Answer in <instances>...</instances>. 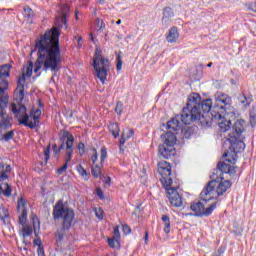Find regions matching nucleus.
I'll return each mask as SVG.
<instances>
[{
  "label": "nucleus",
  "instance_id": "obj_1",
  "mask_svg": "<svg viewBox=\"0 0 256 256\" xmlns=\"http://www.w3.org/2000/svg\"><path fill=\"white\" fill-rule=\"evenodd\" d=\"M231 103H233L231 96L223 92L214 95V102L211 98L202 100L201 95L193 92L188 96L183 115L178 117L185 123L200 121L202 127H209L211 120L205 119V115L212 119H223L225 115L232 113Z\"/></svg>",
  "mask_w": 256,
  "mask_h": 256
},
{
  "label": "nucleus",
  "instance_id": "obj_2",
  "mask_svg": "<svg viewBox=\"0 0 256 256\" xmlns=\"http://www.w3.org/2000/svg\"><path fill=\"white\" fill-rule=\"evenodd\" d=\"M237 169H239V167L219 161L210 175L211 181H209L201 191L200 199L204 201V203H209V201H213V199H218L221 195H225L233 184L229 180H224L225 177L223 175H229L233 178L237 175Z\"/></svg>",
  "mask_w": 256,
  "mask_h": 256
},
{
  "label": "nucleus",
  "instance_id": "obj_3",
  "mask_svg": "<svg viewBox=\"0 0 256 256\" xmlns=\"http://www.w3.org/2000/svg\"><path fill=\"white\" fill-rule=\"evenodd\" d=\"M181 116H183V110L180 114H177L174 118L167 122V129L169 131L161 135V139H164V143L159 145L158 153L162 159H171V157L175 156V144L177 143L175 131H181L182 139H191V137L195 135L197 127H183V125H190L195 121H199V123H201L200 120H191L190 122H185L183 118H180Z\"/></svg>",
  "mask_w": 256,
  "mask_h": 256
},
{
  "label": "nucleus",
  "instance_id": "obj_4",
  "mask_svg": "<svg viewBox=\"0 0 256 256\" xmlns=\"http://www.w3.org/2000/svg\"><path fill=\"white\" fill-rule=\"evenodd\" d=\"M52 216L54 221L60 222L55 238L57 247H62L63 239H65V235L69 233L73 226V221H75V210L65 205L63 200H59L53 207Z\"/></svg>",
  "mask_w": 256,
  "mask_h": 256
},
{
  "label": "nucleus",
  "instance_id": "obj_5",
  "mask_svg": "<svg viewBox=\"0 0 256 256\" xmlns=\"http://www.w3.org/2000/svg\"><path fill=\"white\" fill-rule=\"evenodd\" d=\"M243 133H245V120L240 119L234 123L231 133L228 134L227 141L230 143L229 151H231L232 155L231 158H229V153L225 152L222 156L224 163H231L232 165H235L237 163V154L245 151V142H243V140H239Z\"/></svg>",
  "mask_w": 256,
  "mask_h": 256
},
{
  "label": "nucleus",
  "instance_id": "obj_6",
  "mask_svg": "<svg viewBox=\"0 0 256 256\" xmlns=\"http://www.w3.org/2000/svg\"><path fill=\"white\" fill-rule=\"evenodd\" d=\"M54 43L55 33L40 34L36 39L35 49L31 51V55L37 51V60L33 64L34 73H39L42 67L43 71H45V61H47L48 56L51 55Z\"/></svg>",
  "mask_w": 256,
  "mask_h": 256
},
{
  "label": "nucleus",
  "instance_id": "obj_7",
  "mask_svg": "<svg viewBox=\"0 0 256 256\" xmlns=\"http://www.w3.org/2000/svg\"><path fill=\"white\" fill-rule=\"evenodd\" d=\"M14 118L18 121V125H24L28 129H35L40 123L41 109H32L28 113L27 106H15L12 108Z\"/></svg>",
  "mask_w": 256,
  "mask_h": 256
},
{
  "label": "nucleus",
  "instance_id": "obj_8",
  "mask_svg": "<svg viewBox=\"0 0 256 256\" xmlns=\"http://www.w3.org/2000/svg\"><path fill=\"white\" fill-rule=\"evenodd\" d=\"M61 33H55L54 44L52 45V52L49 54L47 61L44 64V71H51L52 77H57V73L61 71V63L63 59L61 58V42L59 41Z\"/></svg>",
  "mask_w": 256,
  "mask_h": 256
},
{
  "label": "nucleus",
  "instance_id": "obj_9",
  "mask_svg": "<svg viewBox=\"0 0 256 256\" xmlns=\"http://www.w3.org/2000/svg\"><path fill=\"white\" fill-rule=\"evenodd\" d=\"M100 48H96L93 58L92 67L96 73V77L100 79L102 84L107 81V71H109V59L103 57Z\"/></svg>",
  "mask_w": 256,
  "mask_h": 256
},
{
  "label": "nucleus",
  "instance_id": "obj_10",
  "mask_svg": "<svg viewBox=\"0 0 256 256\" xmlns=\"http://www.w3.org/2000/svg\"><path fill=\"white\" fill-rule=\"evenodd\" d=\"M205 201H202L201 198L199 201L192 202L190 205L191 211L193 213H189L190 217H211L213 215V211L217 209V202L212 203L209 207L205 208Z\"/></svg>",
  "mask_w": 256,
  "mask_h": 256
},
{
  "label": "nucleus",
  "instance_id": "obj_11",
  "mask_svg": "<svg viewBox=\"0 0 256 256\" xmlns=\"http://www.w3.org/2000/svg\"><path fill=\"white\" fill-rule=\"evenodd\" d=\"M60 145L53 144L52 149L55 155H59L62 149H66V153H71L73 155V144L75 143V137L71 132L64 130L60 136Z\"/></svg>",
  "mask_w": 256,
  "mask_h": 256
},
{
  "label": "nucleus",
  "instance_id": "obj_12",
  "mask_svg": "<svg viewBox=\"0 0 256 256\" xmlns=\"http://www.w3.org/2000/svg\"><path fill=\"white\" fill-rule=\"evenodd\" d=\"M158 165V171L161 175L160 181L164 189H167L173 185V178H171V164L167 161H164L160 162Z\"/></svg>",
  "mask_w": 256,
  "mask_h": 256
},
{
  "label": "nucleus",
  "instance_id": "obj_13",
  "mask_svg": "<svg viewBox=\"0 0 256 256\" xmlns=\"http://www.w3.org/2000/svg\"><path fill=\"white\" fill-rule=\"evenodd\" d=\"M63 13L58 15L55 20V25L52 29L47 30L46 33H62V31H67V13L69 11V6H64Z\"/></svg>",
  "mask_w": 256,
  "mask_h": 256
},
{
  "label": "nucleus",
  "instance_id": "obj_14",
  "mask_svg": "<svg viewBox=\"0 0 256 256\" xmlns=\"http://www.w3.org/2000/svg\"><path fill=\"white\" fill-rule=\"evenodd\" d=\"M165 190L167 191V197L172 207L179 208L183 206V197H181V194H179L177 188L170 186L165 188Z\"/></svg>",
  "mask_w": 256,
  "mask_h": 256
},
{
  "label": "nucleus",
  "instance_id": "obj_15",
  "mask_svg": "<svg viewBox=\"0 0 256 256\" xmlns=\"http://www.w3.org/2000/svg\"><path fill=\"white\" fill-rule=\"evenodd\" d=\"M13 127V116L7 114V110L0 111V129L4 131H9Z\"/></svg>",
  "mask_w": 256,
  "mask_h": 256
},
{
  "label": "nucleus",
  "instance_id": "obj_16",
  "mask_svg": "<svg viewBox=\"0 0 256 256\" xmlns=\"http://www.w3.org/2000/svg\"><path fill=\"white\" fill-rule=\"evenodd\" d=\"M205 119H206V121H210V125L208 127H211L213 121H220V122H218V126H219L221 133H227V131H229V129H231V120L225 119V116H222L221 119H213L211 115H210V117L205 115Z\"/></svg>",
  "mask_w": 256,
  "mask_h": 256
},
{
  "label": "nucleus",
  "instance_id": "obj_17",
  "mask_svg": "<svg viewBox=\"0 0 256 256\" xmlns=\"http://www.w3.org/2000/svg\"><path fill=\"white\" fill-rule=\"evenodd\" d=\"M14 99L17 103H11L10 110L13 113V105L15 107H25V104H23V100L25 99V88H16L14 91Z\"/></svg>",
  "mask_w": 256,
  "mask_h": 256
},
{
  "label": "nucleus",
  "instance_id": "obj_18",
  "mask_svg": "<svg viewBox=\"0 0 256 256\" xmlns=\"http://www.w3.org/2000/svg\"><path fill=\"white\" fill-rule=\"evenodd\" d=\"M9 89V81L0 80V103H4L7 105L9 103V99L5 97V91Z\"/></svg>",
  "mask_w": 256,
  "mask_h": 256
},
{
  "label": "nucleus",
  "instance_id": "obj_19",
  "mask_svg": "<svg viewBox=\"0 0 256 256\" xmlns=\"http://www.w3.org/2000/svg\"><path fill=\"white\" fill-rule=\"evenodd\" d=\"M175 17V13H173V9L171 7L164 8L163 17H162V24L166 27L171 23V19Z\"/></svg>",
  "mask_w": 256,
  "mask_h": 256
},
{
  "label": "nucleus",
  "instance_id": "obj_20",
  "mask_svg": "<svg viewBox=\"0 0 256 256\" xmlns=\"http://www.w3.org/2000/svg\"><path fill=\"white\" fill-rule=\"evenodd\" d=\"M11 173V165H6L0 162V182L7 181L9 179V174Z\"/></svg>",
  "mask_w": 256,
  "mask_h": 256
},
{
  "label": "nucleus",
  "instance_id": "obj_21",
  "mask_svg": "<svg viewBox=\"0 0 256 256\" xmlns=\"http://www.w3.org/2000/svg\"><path fill=\"white\" fill-rule=\"evenodd\" d=\"M11 69H13V65L10 63L0 66V81L6 80L5 77L11 76Z\"/></svg>",
  "mask_w": 256,
  "mask_h": 256
},
{
  "label": "nucleus",
  "instance_id": "obj_22",
  "mask_svg": "<svg viewBox=\"0 0 256 256\" xmlns=\"http://www.w3.org/2000/svg\"><path fill=\"white\" fill-rule=\"evenodd\" d=\"M73 159V155H71V152H66L65 153V163L58 168L57 173L58 175H63V173H65V171H67L68 167H69V163L71 162V160Z\"/></svg>",
  "mask_w": 256,
  "mask_h": 256
},
{
  "label": "nucleus",
  "instance_id": "obj_23",
  "mask_svg": "<svg viewBox=\"0 0 256 256\" xmlns=\"http://www.w3.org/2000/svg\"><path fill=\"white\" fill-rule=\"evenodd\" d=\"M162 224L164 225V233L168 235V233H171V218H169L168 215H162L161 217Z\"/></svg>",
  "mask_w": 256,
  "mask_h": 256
},
{
  "label": "nucleus",
  "instance_id": "obj_24",
  "mask_svg": "<svg viewBox=\"0 0 256 256\" xmlns=\"http://www.w3.org/2000/svg\"><path fill=\"white\" fill-rule=\"evenodd\" d=\"M0 193H2L5 197H11V193H13V190L11 189V186L7 183L0 184Z\"/></svg>",
  "mask_w": 256,
  "mask_h": 256
},
{
  "label": "nucleus",
  "instance_id": "obj_25",
  "mask_svg": "<svg viewBox=\"0 0 256 256\" xmlns=\"http://www.w3.org/2000/svg\"><path fill=\"white\" fill-rule=\"evenodd\" d=\"M108 129L110 133L113 135L114 139H117L119 137V123H112L108 126Z\"/></svg>",
  "mask_w": 256,
  "mask_h": 256
},
{
  "label": "nucleus",
  "instance_id": "obj_26",
  "mask_svg": "<svg viewBox=\"0 0 256 256\" xmlns=\"http://www.w3.org/2000/svg\"><path fill=\"white\" fill-rule=\"evenodd\" d=\"M102 167L101 164H96L94 166H92V171L91 174L94 177V179H99V177H101L102 174Z\"/></svg>",
  "mask_w": 256,
  "mask_h": 256
},
{
  "label": "nucleus",
  "instance_id": "obj_27",
  "mask_svg": "<svg viewBox=\"0 0 256 256\" xmlns=\"http://www.w3.org/2000/svg\"><path fill=\"white\" fill-rule=\"evenodd\" d=\"M239 101L244 107H249L251 103H253V97L251 96H245V94H242V96L239 97Z\"/></svg>",
  "mask_w": 256,
  "mask_h": 256
},
{
  "label": "nucleus",
  "instance_id": "obj_28",
  "mask_svg": "<svg viewBox=\"0 0 256 256\" xmlns=\"http://www.w3.org/2000/svg\"><path fill=\"white\" fill-rule=\"evenodd\" d=\"M95 31H105V22L101 18H97L94 22Z\"/></svg>",
  "mask_w": 256,
  "mask_h": 256
},
{
  "label": "nucleus",
  "instance_id": "obj_29",
  "mask_svg": "<svg viewBox=\"0 0 256 256\" xmlns=\"http://www.w3.org/2000/svg\"><path fill=\"white\" fill-rule=\"evenodd\" d=\"M76 171H78L79 175H81V177H84L86 181H89V173L87 172V170H85L83 165L81 164L77 165Z\"/></svg>",
  "mask_w": 256,
  "mask_h": 256
},
{
  "label": "nucleus",
  "instance_id": "obj_30",
  "mask_svg": "<svg viewBox=\"0 0 256 256\" xmlns=\"http://www.w3.org/2000/svg\"><path fill=\"white\" fill-rule=\"evenodd\" d=\"M107 241H108L109 247H111L112 249H115V247L117 249L121 248V244L119 243V241H121L120 239L112 237V238H108Z\"/></svg>",
  "mask_w": 256,
  "mask_h": 256
},
{
  "label": "nucleus",
  "instance_id": "obj_31",
  "mask_svg": "<svg viewBox=\"0 0 256 256\" xmlns=\"http://www.w3.org/2000/svg\"><path fill=\"white\" fill-rule=\"evenodd\" d=\"M23 209H27V201L25 200V197L21 196L17 202L18 213H20V211H23Z\"/></svg>",
  "mask_w": 256,
  "mask_h": 256
},
{
  "label": "nucleus",
  "instance_id": "obj_32",
  "mask_svg": "<svg viewBox=\"0 0 256 256\" xmlns=\"http://www.w3.org/2000/svg\"><path fill=\"white\" fill-rule=\"evenodd\" d=\"M166 41L168 43H177L179 41V33H168L166 35Z\"/></svg>",
  "mask_w": 256,
  "mask_h": 256
},
{
  "label": "nucleus",
  "instance_id": "obj_33",
  "mask_svg": "<svg viewBox=\"0 0 256 256\" xmlns=\"http://www.w3.org/2000/svg\"><path fill=\"white\" fill-rule=\"evenodd\" d=\"M14 137H15V130H10L2 136L1 141H5L6 143H8V141L13 140Z\"/></svg>",
  "mask_w": 256,
  "mask_h": 256
},
{
  "label": "nucleus",
  "instance_id": "obj_34",
  "mask_svg": "<svg viewBox=\"0 0 256 256\" xmlns=\"http://www.w3.org/2000/svg\"><path fill=\"white\" fill-rule=\"evenodd\" d=\"M249 121H250V126L251 127H256V108H253L250 110L249 114Z\"/></svg>",
  "mask_w": 256,
  "mask_h": 256
},
{
  "label": "nucleus",
  "instance_id": "obj_35",
  "mask_svg": "<svg viewBox=\"0 0 256 256\" xmlns=\"http://www.w3.org/2000/svg\"><path fill=\"white\" fill-rule=\"evenodd\" d=\"M107 159V147L103 146L100 150V164L101 167L105 165V160Z\"/></svg>",
  "mask_w": 256,
  "mask_h": 256
},
{
  "label": "nucleus",
  "instance_id": "obj_36",
  "mask_svg": "<svg viewBox=\"0 0 256 256\" xmlns=\"http://www.w3.org/2000/svg\"><path fill=\"white\" fill-rule=\"evenodd\" d=\"M18 221L20 225H25V223H27V209L21 210V214L19 215Z\"/></svg>",
  "mask_w": 256,
  "mask_h": 256
},
{
  "label": "nucleus",
  "instance_id": "obj_37",
  "mask_svg": "<svg viewBox=\"0 0 256 256\" xmlns=\"http://www.w3.org/2000/svg\"><path fill=\"white\" fill-rule=\"evenodd\" d=\"M27 76H25V74H22L17 81V89H25V81Z\"/></svg>",
  "mask_w": 256,
  "mask_h": 256
},
{
  "label": "nucleus",
  "instance_id": "obj_38",
  "mask_svg": "<svg viewBox=\"0 0 256 256\" xmlns=\"http://www.w3.org/2000/svg\"><path fill=\"white\" fill-rule=\"evenodd\" d=\"M44 157H45V165H47V161H49V159H51V144H49L44 149Z\"/></svg>",
  "mask_w": 256,
  "mask_h": 256
},
{
  "label": "nucleus",
  "instance_id": "obj_39",
  "mask_svg": "<svg viewBox=\"0 0 256 256\" xmlns=\"http://www.w3.org/2000/svg\"><path fill=\"white\" fill-rule=\"evenodd\" d=\"M33 233V229H31L29 226H24L22 228V235L23 237H29Z\"/></svg>",
  "mask_w": 256,
  "mask_h": 256
},
{
  "label": "nucleus",
  "instance_id": "obj_40",
  "mask_svg": "<svg viewBox=\"0 0 256 256\" xmlns=\"http://www.w3.org/2000/svg\"><path fill=\"white\" fill-rule=\"evenodd\" d=\"M33 15V9L29 8V6L24 7V17H27V19H31Z\"/></svg>",
  "mask_w": 256,
  "mask_h": 256
},
{
  "label": "nucleus",
  "instance_id": "obj_41",
  "mask_svg": "<svg viewBox=\"0 0 256 256\" xmlns=\"http://www.w3.org/2000/svg\"><path fill=\"white\" fill-rule=\"evenodd\" d=\"M25 77H31V75H33V62H29L28 63V66L26 68V73L24 74Z\"/></svg>",
  "mask_w": 256,
  "mask_h": 256
},
{
  "label": "nucleus",
  "instance_id": "obj_42",
  "mask_svg": "<svg viewBox=\"0 0 256 256\" xmlns=\"http://www.w3.org/2000/svg\"><path fill=\"white\" fill-rule=\"evenodd\" d=\"M115 113H117V115H121V113H123V102H116Z\"/></svg>",
  "mask_w": 256,
  "mask_h": 256
},
{
  "label": "nucleus",
  "instance_id": "obj_43",
  "mask_svg": "<svg viewBox=\"0 0 256 256\" xmlns=\"http://www.w3.org/2000/svg\"><path fill=\"white\" fill-rule=\"evenodd\" d=\"M126 142H127V138L125 137V132H122V134L120 136V140H119L120 151L123 149Z\"/></svg>",
  "mask_w": 256,
  "mask_h": 256
},
{
  "label": "nucleus",
  "instance_id": "obj_44",
  "mask_svg": "<svg viewBox=\"0 0 256 256\" xmlns=\"http://www.w3.org/2000/svg\"><path fill=\"white\" fill-rule=\"evenodd\" d=\"M92 151H93V154L91 156V161H92V164L95 165V163H97V161L99 160V154H97L96 148H93Z\"/></svg>",
  "mask_w": 256,
  "mask_h": 256
},
{
  "label": "nucleus",
  "instance_id": "obj_45",
  "mask_svg": "<svg viewBox=\"0 0 256 256\" xmlns=\"http://www.w3.org/2000/svg\"><path fill=\"white\" fill-rule=\"evenodd\" d=\"M123 67V60H121V55L116 57V71H120Z\"/></svg>",
  "mask_w": 256,
  "mask_h": 256
},
{
  "label": "nucleus",
  "instance_id": "obj_46",
  "mask_svg": "<svg viewBox=\"0 0 256 256\" xmlns=\"http://www.w3.org/2000/svg\"><path fill=\"white\" fill-rule=\"evenodd\" d=\"M114 239H120L121 240V232H119V225L114 227L113 236Z\"/></svg>",
  "mask_w": 256,
  "mask_h": 256
},
{
  "label": "nucleus",
  "instance_id": "obj_47",
  "mask_svg": "<svg viewBox=\"0 0 256 256\" xmlns=\"http://www.w3.org/2000/svg\"><path fill=\"white\" fill-rule=\"evenodd\" d=\"M77 149L81 156L85 155V144L83 142H79Z\"/></svg>",
  "mask_w": 256,
  "mask_h": 256
},
{
  "label": "nucleus",
  "instance_id": "obj_48",
  "mask_svg": "<svg viewBox=\"0 0 256 256\" xmlns=\"http://www.w3.org/2000/svg\"><path fill=\"white\" fill-rule=\"evenodd\" d=\"M225 253V247L220 246L216 252L212 254V256H223Z\"/></svg>",
  "mask_w": 256,
  "mask_h": 256
},
{
  "label": "nucleus",
  "instance_id": "obj_49",
  "mask_svg": "<svg viewBox=\"0 0 256 256\" xmlns=\"http://www.w3.org/2000/svg\"><path fill=\"white\" fill-rule=\"evenodd\" d=\"M123 133H125V137L127 139H131V137H133V135H135V131L133 129H127Z\"/></svg>",
  "mask_w": 256,
  "mask_h": 256
},
{
  "label": "nucleus",
  "instance_id": "obj_50",
  "mask_svg": "<svg viewBox=\"0 0 256 256\" xmlns=\"http://www.w3.org/2000/svg\"><path fill=\"white\" fill-rule=\"evenodd\" d=\"M96 195L99 197L101 200L105 199V194H103V190L101 188L96 189Z\"/></svg>",
  "mask_w": 256,
  "mask_h": 256
},
{
  "label": "nucleus",
  "instance_id": "obj_51",
  "mask_svg": "<svg viewBox=\"0 0 256 256\" xmlns=\"http://www.w3.org/2000/svg\"><path fill=\"white\" fill-rule=\"evenodd\" d=\"M122 230H123V233H125V235H129V233H131V228L127 224H124L122 226Z\"/></svg>",
  "mask_w": 256,
  "mask_h": 256
},
{
  "label": "nucleus",
  "instance_id": "obj_52",
  "mask_svg": "<svg viewBox=\"0 0 256 256\" xmlns=\"http://www.w3.org/2000/svg\"><path fill=\"white\" fill-rule=\"evenodd\" d=\"M37 255L38 256H45V247L40 246V248L37 249Z\"/></svg>",
  "mask_w": 256,
  "mask_h": 256
},
{
  "label": "nucleus",
  "instance_id": "obj_53",
  "mask_svg": "<svg viewBox=\"0 0 256 256\" xmlns=\"http://www.w3.org/2000/svg\"><path fill=\"white\" fill-rule=\"evenodd\" d=\"M33 243H34V245H35L36 247H38V249H39L40 247H43V243L41 242V238L34 239Z\"/></svg>",
  "mask_w": 256,
  "mask_h": 256
},
{
  "label": "nucleus",
  "instance_id": "obj_54",
  "mask_svg": "<svg viewBox=\"0 0 256 256\" xmlns=\"http://www.w3.org/2000/svg\"><path fill=\"white\" fill-rule=\"evenodd\" d=\"M179 29L175 26H173L170 30L169 33H178Z\"/></svg>",
  "mask_w": 256,
  "mask_h": 256
},
{
  "label": "nucleus",
  "instance_id": "obj_55",
  "mask_svg": "<svg viewBox=\"0 0 256 256\" xmlns=\"http://www.w3.org/2000/svg\"><path fill=\"white\" fill-rule=\"evenodd\" d=\"M96 217H97L98 219H103V211H100V212H97V211H96Z\"/></svg>",
  "mask_w": 256,
  "mask_h": 256
},
{
  "label": "nucleus",
  "instance_id": "obj_56",
  "mask_svg": "<svg viewBox=\"0 0 256 256\" xmlns=\"http://www.w3.org/2000/svg\"><path fill=\"white\" fill-rule=\"evenodd\" d=\"M144 241H145V243H147V241H149V232L148 231H146L144 234Z\"/></svg>",
  "mask_w": 256,
  "mask_h": 256
},
{
  "label": "nucleus",
  "instance_id": "obj_57",
  "mask_svg": "<svg viewBox=\"0 0 256 256\" xmlns=\"http://www.w3.org/2000/svg\"><path fill=\"white\" fill-rule=\"evenodd\" d=\"M105 183L106 185H111V177L107 176Z\"/></svg>",
  "mask_w": 256,
  "mask_h": 256
},
{
  "label": "nucleus",
  "instance_id": "obj_58",
  "mask_svg": "<svg viewBox=\"0 0 256 256\" xmlns=\"http://www.w3.org/2000/svg\"><path fill=\"white\" fill-rule=\"evenodd\" d=\"M90 39L93 43H95V34L94 33H90Z\"/></svg>",
  "mask_w": 256,
  "mask_h": 256
},
{
  "label": "nucleus",
  "instance_id": "obj_59",
  "mask_svg": "<svg viewBox=\"0 0 256 256\" xmlns=\"http://www.w3.org/2000/svg\"><path fill=\"white\" fill-rule=\"evenodd\" d=\"M82 43H83V38L79 37L78 38V47H81Z\"/></svg>",
  "mask_w": 256,
  "mask_h": 256
},
{
  "label": "nucleus",
  "instance_id": "obj_60",
  "mask_svg": "<svg viewBox=\"0 0 256 256\" xmlns=\"http://www.w3.org/2000/svg\"><path fill=\"white\" fill-rule=\"evenodd\" d=\"M3 105H5L4 102H0V111H5V109H3Z\"/></svg>",
  "mask_w": 256,
  "mask_h": 256
},
{
  "label": "nucleus",
  "instance_id": "obj_61",
  "mask_svg": "<svg viewBox=\"0 0 256 256\" xmlns=\"http://www.w3.org/2000/svg\"><path fill=\"white\" fill-rule=\"evenodd\" d=\"M9 217V214H5L4 216H0V219H7Z\"/></svg>",
  "mask_w": 256,
  "mask_h": 256
},
{
  "label": "nucleus",
  "instance_id": "obj_62",
  "mask_svg": "<svg viewBox=\"0 0 256 256\" xmlns=\"http://www.w3.org/2000/svg\"><path fill=\"white\" fill-rule=\"evenodd\" d=\"M98 3H100V5H103V3H105V0H97Z\"/></svg>",
  "mask_w": 256,
  "mask_h": 256
},
{
  "label": "nucleus",
  "instance_id": "obj_63",
  "mask_svg": "<svg viewBox=\"0 0 256 256\" xmlns=\"http://www.w3.org/2000/svg\"><path fill=\"white\" fill-rule=\"evenodd\" d=\"M207 67H213V62L208 63Z\"/></svg>",
  "mask_w": 256,
  "mask_h": 256
},
{
  "label": "nucleus",
  "instance_id": "obj_64",
  "mask_svg": "<svg viewBox=\"0 0 256 256\" xmlns=\"http://www.w3.org/2000/svg\"><path fill=\"white\" fill-rule=\"evenodd\" d=\"M116 25H121V19L116 21Z\"/></svg>",
  "mask_w": 256,
  "mask_h": 256
}]
</instances>
